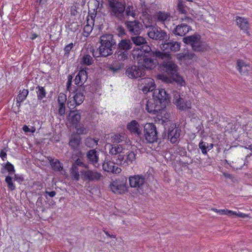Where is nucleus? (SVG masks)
<instances>
[{
	"label": "nucleus",
	"mask_w": 252,
	"mask_h": 252,
	"mask_svg": "<svg viewBox=\"0 0 252 252\" xmlns=\"http://www.w3.org/2000/svg\"><path fill=\"white\" fill-rule=\"evenodd\" d=\"M168 54L159 50L151 51L146 47L142 55H137L138 65H131L126 71V74L131 79L144 77L146 70H151L156 67L158 59H164Z\"/></svg>",
	"instance_id": "f257e3e1"
},
{
	"label": "nucleus",
	"mask_w": 252,
	"mask_h": 252,
	"mask_svg": "<svg viewBox=\"0 0 252 252\" xmlns=\"http://www.w3.org/2000/svg\"><path fill=\"white\" fill-rule=\"evenodd\" d=\"M171 102V97L165 89L157 90L153 93V98L146 102V110L148 113L156 115L163 125L162 121H171L169 113L165 110L166 106Z\"/></svg>",
	"instance_id": "f03ea898"
},
{
	"label": "nucleus",
	"mask_w": 252,
	"mask_h": 252,
	"mask_svg": "<svg viewBox=\"0 0 252 252\" xmlns=\"http://www.w3.org/2000/svg\"><path fill=\"white\" fill-rule=\"evenodd\" d=\"M159 70L163 74L159 75V78L168 84L176 83L182 87L185 86V81L178 73V66L174 62L170 60L163 61L160 63L158 62Z\"/></svg>",
	"instance_id": "7ed1b4c3"
},
{
	"label": "nucleus",
	"mask_w": 252,
	"mask_h": 252,
	"mask_svg": "<svg viewBox=\"0 0 252 252\" xmlns=\"http://www.w3.org/2000/svg\"><path fill=\"white\" fill-rule=\"evenodd\" d=\"M99 42L100 44L98 48V55L96 52H93L94 58L98 57H107L113 54V48L116 47V42L114 39V35L111 33H104L99 38Z\"/></svg>",
	"instance_id": "20e7f679"
},
{
	"label": "nucleus",
	"mask_w": 252,
	"mask_h": 252,
	"mask_svg": "<svg viewBox=\"0 0 252 252\" xmlns=\"http://www.w3.org/2000/svg\"><path fill=\"white\" fill-rule=\"evenodd\" d=\"M165 120L162 121L164 131L162 134V138L167 139L173 144L178 142L181 131L180 127L177 126L176 124L172 121Z\"/></svg>",
	"instance_id": "39448f33"
},
{
	"label": "nucleus",
	"mask_w": 252,
	"mask_h": 252,
	"mask_svg": "<svg viewBox=\"0 0 252 252\" xmlns=\"http://www.w3.org/2000/svg\"><path fill=\"white\" fill-rule=\"evenodd\" d=\"M132 47V43L129 39H122L116 45L114 58L119 61H124L128 58L129 51Z\"/></svg>",
	"instance_id": "423d86ee"
},
{
	"label": "nucleus",
	"mask_w": 252,
	"mask_h": 252,
	"mask_svg": "<svg viewBox=\"0 0 252 252\" xmlns=\"http://www.w3.org/2000/svg\"><path fill=\"white\" fill-rule=\"evenodd\" d=\"M158 131L153 123H146L143 127V134L140 138V142L146 143H153L158 140Z\"/></svg>",
	"instance_id": "0eeeda50"
},
{
	"label": "nucleus",
	"mask_w": 252,
	"mask_h": 252,
	"mask_svg": "<svg viewBox=\"0 0 252 252\" xmlns=\"http://www.w3.org/2000/svg\"><path fill=\"white\" fill-rule=\"evenodd\" d=\"M183 41L186 44L190 45L195 52H203L207 50V45L201 41V36L198 33L184 37Z\"/></svg>",
	"instance_id": "6e6552de"
},
{
	"label": "nucleus",
	"mask_w": 252,
	"mask_h": 252,
	"mask_svg": "<svg viewBox=\"0 0 252 252\" xmlns=\"http://www.w3.org/2000/svg\"><path fill=\"white\" fill-rule=\"evenodd\" d=\"M145 27L146 29L149 28L147 34L151 39L161 41L162 43L169 40V35L160 28L152 25H145Z\"/></svg>",
	"instance_id": "1a4fd4ad"
},
{
	"label": "nucleus",
	"mask_w": 252,
	"mask_h": 252,
	"mask_svg": "<svg viewBox=\"0 0 252 252\" xmlns=\"http://www.w3.org/2000/svg\"><path fill=\"white\" fill-rule=\"evenodd\" d=\"M173 103L177 108L181 111L189 110L191 108V102L181 96L180 93L176 91H173Z\"/></svg>",
	"instance_id": "9d476101"
},
{
	"label": "nucleus",
	"mask_w": 252,
	"mask_h": 252,
	"mask_svg": "<svg viewBox=\"0 0 252 252\" xmlns=\"http://www.w3.org/2000/svg\"><path fill=\"white\" fill-rule=\"evenodd\" d=\"M126 178H118L112 181L109 187L112 191L116 194H123L127 191Z\"/></svg>",
	"instance_id": "9b49d317"
},
{
	"label": "nucleus",
	"mask_w": 252,
	"mask_h": 252,
	"mask_svg": "<svg viewBox=\"0 0 252 252\" xmlns=\"http://www.w3.org/2000/svg\"><path fill=\"white\" fill-rule=\"evenodd\" d=\"M129 39L132 43V45L134 44L136 46H140V48H137L133 50V51L136 50L137 51L140 50V53H139L137 55H142L145 52L146 47L150 48L151 51H153L151 47L147 45V42L145 38L140 36V34H137V35H132ZM155 50H156L154 51Z\"/></svg>",
	"instance_id": "f8f14e48"
},
{
	"label": "nucleus",
	"mask_w": 252,
	"mask_h": 252,
	"mask_svg": "<svg viewBox=\"0 0 252 252\" xmlns=\"http://www.w3.org/2000/svg\"><path fill=\"white\" fill-rule=\"evenodd\" d=\"M74 90H72L73 93L75 94L73 96V102L74 104H71V101L67 102L68 107L70 109H73L75 106L81 104L85 99L84 92L82 90V88L74 87Z\"/></svg>",
	"instance_id": "ddd939ff"
},
{
	"label": "nucleus",
	"mask_w": 252,
	"mask_h": 252,
	"mask_svg": "<svg viewBox=\"0 0 252 252\" xmlns=\"http://www.w3.org/2000/svg\"><path fill=\"white\" fill-rule=\"evenodd\" d=\"M125 25L127 31L131 35L140 34L143 29L142 23L137 20L133 21L126 20L125 22Z\"/></svg>",
	"instance_id": "4468645a"
},
{
	"label": "nucleus",
	"mask_w": 252,
	"mask_h": 252,
	"mask_svg": "<svg viewBox=\"0 0 252 252\" xmlns=\"http://www.w3.org/2000/svg\"><path fill=\"white\" fill-rule=\"evenodd\" d=\"M189 6L185 4V1L183 0H177V9L180 14H184L183 17L179 19L181 22H186L188 23H191L193 22L192 18L188 16V9Z\"/></svg>",
	"instance_id": "2eb2a0df"
},
{
	"label": "nucleus",
	"mask_w": 252,
	"mask_h": 252,
	"mask_svg": "<svg viewBox=\"0 0 252 252\" xmlns=\"http://www.w3.org/2000/svg\"><path fill=\"white\" fill-rule=\"evenodd\" d=\"M122 4L124 7V10L122 13L120 14L121 16L111 15L116 17L119 21H123L125 19L126 17L131 16L135 18L136 16L135 9L134 8L131 2L127 3L126 5L125 1L122 2Z\"/></svg>",
	"instance_id": "dca6fc26"
},
{
	"label": "nucleus",
	"mask_w": 252,
	"mask_h": 252,
	"mask_svg": "<svg viewBox=\"0 0 252 252\" xmlns=\"http://www.w3.org/2000/svg\"><path fill=\"white\" fill-rule=\"evenodd\" d=\"M122 2L119 0H108L110 15L121 16L120 14L124 10Z\"/></svg>",
	"instance_id": "f3484780"
},
{
	"label": "nucleus",
	"mask_w": 252,
	"mask_h": 252,
	"mask_svg": "<svg viewBox=\"0 0 252 252\" xmlns=\"http://www.w3.org/2000/svg\"><path fill=\"white\" fill-rule=\"evenodd\" d=\"M144 125L140 124L136 120H132L127 124V129L131 133L134 134L140 139L142 135V129L143 128Z\"/></svg>",
	"instance_id": "a211bd4d"
},
{
	"label": "nucleus",
	"mask_w": 252,
	"mask_h": 252,
	"mask_svg": "<svg viewBox=\"0 0 252 252\" xmlns=\"http://www.w3.org/2000/svg\"><path fill=\"white\" fill-rule=\"evenodd\" d=\"M182 22V23L177 25L172 30V33L175 35L185 37V36L189 31L192 30L191 27L189 26L187 23Z\"/></svg>",
	"instance_id": "6ab92c4d"
},
{
	"label": "nucleus",
	"mask_w": 252,
	"mask_h": 252,
	"mask_svg": "<svg viewBox=\"0 0 252 252\" xmlns=\"http://www.w3.org/2000/svg\"><path fill=\"white\" fill-rule=\"evenodd\" d=\"M13 175V176H5V182L7 184L8 189L11 191L14 190L16 189L14 181L18 182L20 184L24 181V178L22 175L14 173Z\"/></svg>",
	"instance_id": "aec40b11"
},
{
	"label": "nucleus",
	"mask_w": 252,
	"mask_h": 252,
	"mask_svg": "<svg viewBox=\"0 0 252 252\" xmlns=\"http://www.w3.org/2000/svg\"><path fill=\"white\" fill-rule=\"evenodd\" d=\"M145 182V177L142 175H134L129 178V185L131 188L141 189Z\"/></svg>",
	"instance_id": "412c9836"
},
{
	"label": "nucleus",
	"mask_w": 252,
	"mask_h": 252,
	"mask_svg": "<svg viewBox=\"0 0 252 252\" xmlns=\"http://www.w3.org/2000/svg\"><path fill=\"white\" fill-rule=\"evenodd\" d=\"M81 173L84 179L89 181H98L102 178L100 173L91 170H83Z\"/></svg>",
	"instance_id": "4be33fe9"
},
{
	"label": "nucleus",
	"mask_w": 252,
	"mask_h": 252,
	"mask_svg": "<svg viewBox=\"0 0 252 252\" xmlns=\"http://www.w3.org/2000/svg\"><path fill=\"white\" fill-rule=\"evenodd\" d=\"M88 78V72L86 69L81 68L76 76L74 81L78 87H81L84 85Z\"/></svg>",
	"instance_id": "5701e85b"
},
{
	"label": "nucleus",
	"mask_w": 252,
	"mask_h": 252,
	"mask_svg": "<svg viewBox=\"0 0 252 252\" xmlns=\"http://www.w3.org/2000/svg\"><path fill=\"white\" fill-rule=\"evenodd\" d=\"M162 48L164 49V50H168L169 49L170 51L176 52L178 51L180 49L181 47V43L177 41H174L172 39H170L167 40V42H164L163 43H162Z\"/></svg>",
	"instance_id": "b1692460"
},
{
	"label": "nucleus",
	"mask_w": 252,
	"mask_h": 252,
	"mask_svg": "<svg viewBox=\"0 0 252 252\" xmlns=\"http://www.w3.org/2000/svg\"><path fill=\"white\" fill-rule=\"evenodd\" d=\"M86 157L90 163L94 165L95 167H98V154L95 149H92L88 151L86 154Z\"/></svg>",
	"instance_id": "393cba45"
},
{
	"label": "nucleus",
	"mask_w": 252,
	"mask_h": 252,
	"mask_svg": "<svg viewBox=\"0 0 252 252\" xmlns=\"http://www.w3.org/2000/svg\"><path fill=\"white\" fill-rule=\"evenodd\" d=\"M82 138L78 134L73 133L69 139V145L74 150H78L81 143Z\"/></svg>",
	"instance_id": "a878e982"
},
{
	"label": "nucleus",
	"mask_w": 252,
	"mask_h": 252,
	"mask_svg": "<svg viewBox=\"0 0 252 252\" xmlns=\"http://www.w3.org/2000/svg\"><path fill=\"white\" fill-rule=\"evenodd\" d=\"M81 119V110H70L68 115V120L74 126L79 124Z\"/></svg>",
	"instance_id": "bb28decb"
},
{
	"label": "nucleus",
	"mask_w": 252,
	"mask_h": 252,
	"mask_svg": "<svg viewBox=\"0 0 252 252\" xmlns=\"http://www.w3.org/2000/svg\"><path fill=\"white\" fill-rule=\"evenodd\" d=\"M49 163L54 171L60 172L62 175L65 173V171L63 169V164L59 159L51 158V159L49 160Z\"/></svg>",
	"instance_id": "cd10ccee"
},
{
	"label": "nucleus",
	"mask_w": 252,
	"mask_h": 252,
	"mask_svg": "<svg viewBox=\"0 0 252 252\" xmlns=\"http://www.w3.org/2000/svg\"><path fill=\"white\" fill-rule=\"evenodd\" d=\"M114 163L112 162H104L102 164L103 169L107 172H111L113 173H119L121 172L122 170L117 166L114 165Z\"/></svg>",
	"instance_id": "c85d7f7f"
},
{
	"label": "nucleus",
	"mask_w": 252,
	"mask_h": 252,
	"mask_svg": "<svg viewBox=\"0 0 252 252\" xmlns=\"http://www.w3.org/2000/svg\"><path fill=\"white\" fill-rule=\"evenodd\" d=\"M236 22L241 30L247 32V33H248V30L249 28V24L247 19L237 16L236 17Z\"/></svg>",
	"instance_id": "c756f323"
},
{
	"label": "nucleus",
	"mask_w": 252,
	"mask_h": 252,
	"mask_svg": "<svg viewBox=\"0 0 252 252\" xmlns=\"http://www.w3.org/2000/svg\"><path fill=\"white\" fill-rule=\"evenodd\" d=\"M248 65L243 60L238 59L237 61L236 68L241 74L248 73Z\"/></svg>",
	"instance_id": "7c9ffc66"
},
{
	"label": "nucleus",
	"mask_w": 252,
	"mask_h": 252,
	"mask_svg": "<svg viewBox=\"0 0 252 252\" xmlns=\"http://www.w3.org/2000/svg\"><path fill=\"white\" fill-rule=\"evenodd\" d=\"M36 90L37 100L39 101H42L43 102H44L45 101L43 99L46 97L47 94L45 88L43 87L37 86L36 87Z\"/></svg>",
	"instance_id": "2f4dec72"
},
{
	"label": "nucleus",
	"mask_w": 252,
	"mask_h": 252,
	"mask_svg": "<svg viewBox=\"0 0 252 252\" xmlns=\"http://www.w3.org/2000/svg\"><path fill=\"white\" fill-rule=\"evenodd\" d=\"M156 17L158 21L164 22L166 20H170V14L165 12L159 11L157 13Z\"/></svg>",
	"instance_id": "473e14b6"
},
{
	"label": "nucleus",
	"mask_w": 252,
	"mask_h": 252,
	"mask_svg": "<svg viewBox=\"0 0 252 252\" xmlns=\"http://www.w3.org/2000/svg\"><path fill=\"white\" fill-rule=\"evenodd\" d=\"M99 139L93 138L91 137H87L85 140V145L90 148H93L97 145Z\"/></svg>",
	"instance_id": "72a5a7b5"
},
{
	"label": "nucleus",
	"mask_w": 252,
	"mask_h": 252,
	"mask_svg": "<svg viewBox=\"0 0 252 252\" xmlns=\"http://www.w3.org/2000/svg\"><path fill=\"white\" fill-rule=\"evenodd\" d=\"M1 166L4 167V169L8 173V176H12L15 173L14 165L9 161H7L5 163L1 164Z\"/></svg>",
	"instance_id": "f704fd0d"
},
{
	"label": "nucleus",
	"mask_w": 252,
	"mask_h": 252,
	"mask_svg": "<svg viewBox=\"0 0 252 252\" xmlns=\"http://www.w3.org/2000/svg\"><path fill=\"white\" fill-rule=\"evenodd\" d=\"M94 63L93 58L88 54L84 55L82 58L81 63L85 65H90Z\"/></svg>",
	"instance_id": "c9c22d12"
},
{
	"label": "nucleus",
	"mask_w": 252,
	"mask_h": 252,
	"mask_svg": "<svg viewBox=\"0 0 252 252\" xmlns=\"http://www.w3.org/2000/svg\"><path fill=\"white\" fill-rule=\"evenodd\" d=\"M74 127L76 130V132L75 134H78L80 136L81 134H85L88 132L87 128L82 124H78L74 126Z\"/></svg>",
	"instance_id": "e433bc0d"
},
{
	"label": "nucleus",
	"mask_w": 252,
	"mask_h": 252,
	"mask_svg": "<svg viewBox=\"0 0 252 252\" xmlns=\"http://www.w3.org/2000/svg\"><path fill=\"white\" fill-rule=\"evenodd\" d=\"M155 88H156V86H155V83L154 82H153V81H152L151 82L150 85H149V84L148 83V84L147 85L143 87L142 90H143V92H144V93H145V94H147V93L150 92L154 91L153 93V94H152V95H153V93L155 92V91H156L157 90H161V89H156Z\"/></svg>",
	"instance_id": "4c0bfd02"
},
{
	"label": "nucleus",
	"mask_w": 252,
	"mask_h": 252,
	"mask_svg": "<svg viewBox=\"0 0 252 252\" xmlns=\"http://www.w3.org/2000/svg\"><path fill=\"white\" fill-rule=\"evenodd\" d=\"M29 94V91L27 89H23L22 91H20L16 99H17L18 102H23L25 100Z\"/></svg>",
	"instance_id": "58836bf2"
},
{
	"label": "nucleus",
	"mask_w": 252,
	"mask_h": 252,
	"mask_svg": "<svg viewBox=\"0 0 252 252\" xmlns=\"http://www.w3.org/2000/svg\"><path fill=\"white\" fill-rule=\"evenodd\" d=\"M112 159L113 160H116L117 164H126V163H124V161L126 160V155L122 154V152H121V153L118 154L116 156H113Z\"/></svg>",
	"instance_id": "ea45409f"
},
{
	"label": "nucleus",
	"mask_w": 252,
	"mask_h": 252,
	"mask_svg": "<svg viewBox=\"0 0 252 252\" xmlns=\"http://www.w3.org/2000/svg\"><path fill=\"white\" fill-rule=\"evenodd\" d=\"M135 156L136 154L132 151L126 154V160L124 161V163H126L125 165H127L131 163L135 159Z\"/></svg>",
	"instance_id": "a19ab883"
},
{
	"label": "nucleus",
	"mask_w": 252,
	"mask_h": 252,
	"mask_svg": "<svg viewBox=\"0 0 252 252\" xmlns=\"http://www.w3.org/2000/svg\"><path fill=\"white\" fill-rule=\"evenodd\" d=\"M199 148L201 150L202 153L204 155H207L208 151V143L201 140L198 144Z\"/></svg>",
	"instance_id": "79ce46f5"
},
{
	"label": "nucleus",
	"mask_w": 252,
	"mask_h": 252,
	"mask_svg": "<svg viewBox=\"0 0 252 252\" xmlns=\"http://www.w3.org/2000/svg\"><path fill=\"white\" fill-rule=\"evenodd\" d=\"M74 45L75 44L73 43H70L64 47L63 49V50L64 51V57L68 58L69 57L70 52L72 50Z\"/></svg>",
	"instance_id": "37998d69"
},
{
	"label": "nucleus",
	"mask_w": 252,
	"mask_h": 252,
	"mask_svg": "<svg viewBox=\"0 0 252 252\" xmlns=\"http://www.w3.org/2000/svg\"><path fill=\"white\" fill-rule=\"evenodd\" d=\"M80 88H82V90L86 94L88 92H89L91 93H93L95 91V87L94 85H83Z\"/></svg>",
	"instance_id": "c03bdc74"
},
{
	"label": "nucleus",
	"mask_w": 252,
	"mask_h": 252,
	"mask_svg": "<svg viewBox=\"0 0 252 252\" xmlns=\"http://www.w3.org/2000/svg\"><path fill=\"white\" fill-rule=\"evenodd\" d=\"M122 67V64L120 63H116L115 65V64H113L109 67V70L113 72L114 73L117 72L120 70L121 69Z\"/></svg>",
	"instance_id": "a18cd8bd"
},
{
	"label": "nucleus",
	"mask_w": 252,
	"mask_h": 252,
	"mask_svg": "<svg viewBox=\"0 0 252 252\" xmlns=\"http://www.w3.org/2000/svg\"><path fill=\"white\" fill-rule=\"evenodd\" d=\"M116 30L118 32V35L119 37L123 38L126 35V31L122 26H118Z\"/></svg>",
	"instance_id": "49530a36"
},
{
	"label": "nucleus",
	"mask_w": 252,
	"mask_h": 252,
	"mask_svg": "<svg viewBox=\"0 0 252 252\" xmlns=\"http://www.w3.org/2000/svg\"><path fill=\"white\" fill-rule=\"evenodd\" d=\"M59 104V114L60 116H63L65 113V103H58Z\"/></svg>",
	"instance_id": "de8ad7c7"
},
{
	"label": "nucleus",
	"mask_w": 252,
	"mask_h": 252,
	"mask_svg": "<svg viewBox=\"0 0 252 252\" xmlns=\"http://www.w3.org/2000/svg\"><path fill=\"white\" fill-rule=\"evenodd\" d=\"M8 151V147H4L0 151V157L3 161L7 159V152Z\"/></svg>",
	"instance_id": "09e8293b"
},
{
	"label": "nucleus",
	"mask_w": 252,
	"mask_h": 252,
	"mask_svg": "<svg viewBox=\"0 0 252 252\" xmlns=\"http://www.w3.org/2000/svg\"><path fill=\"white\" fill-rule=\"evenodd\" d=\"M121 151H120V148L117 147H112L111 149H110L109 153L113 155V156H116L118 154L121 153Z\"/></svg>",
	"instance_id": "8fccbe9b"
},
{
	"label": "nucleus",
	"mask_w": 252,
	"mask_h": 252,
	"mask_svg": "<svg viewBox=\"0 0 252 252\" xmlns=\"http://www.w3.org/2000/svg\"><path fill=\"white\" fill-rule=\"evenodd\" d=\"M73 76L72 75H69L67 78V81L66 83V89L69 92L71 90L72 82Z\"/></svg>",
	"instance_id": "3c124183"
},
{
	"label": "nucleus",
	"mask_w": 252,
	"mask_h": 252,
	"mask_svg": "<svg viewBox=\"0 0 252 252\" xmlns=\"http://www.w3.org/2000/svg\"><path fill=\"white\" fill-rule=\"evenodd\" d=\"M66 101V96L63 93H60L58 96V103H65Z\"/></svg>",
	"instance_id": "603ef678"
},
{
	"label": "nucleus",
	"mask_w": 252,
	"mask_h": 252,
	"mask_svg": "<svg viewBox=\"0 0 252 252\" xmlns=\"http://www.w3.org/2000/svg\"><path fill=\"white\" fill-rule=\"evenodd\" d=\"M73 164L75 165L76 166H82L86 168H88V165L85 164L83 161L81 160V159L79 158H77L74 161V162L73 163Z\"/></svg>",
	"instance_id": "864d4df0"
},
{
	"label": "nucleus",
	"mask_w": 252,
	"mask_h": 252,
	"mask_svg": "<svg viewBox=\"0 0 252 252\" xmlns=\"http://www.w3.org/2000/svg\"><path fill=\"white\" fill-rule=\"evenodd\" d=\"M79 8L77 3L73 4L70 8V14L71 15L76 16L78 13L77 9Z\"/></svg>",
	"instance_id": "5fc2aeb1"
},
{
	"label": "nucleus",
	"mask_w": 252,
	"mask_h": 252,
	"mask_svg": "<svg viewBox=\"0 0 252 252\" xmlns=\"http://www.w3.org/2000/svg\"><path fill=\"white\" fill-rule=\"evenodd\" d=\"M176 151L177 153L181 156H185L187 153L185 148L180 146L178 148Z\"/></svg>",
	"instance_id": "6e6d98bb"
},
{
	"label": "nucleus",
	"mask_w": 252,
	"mask_h": 252,
	"mask_svg": "<svg viewBox=\"0 0 252 252\" xmlns=\"http://www.w3.org/2000/svg\"><path fill=\"white\" fill-rule=\"evenodd\" d=\"M123 138V137L119 134H115L113 137V142L117 143H120L122 141Z\"/></svg>",
	"instance_id": "4d7b16f0"
},
{
	"label": "nucleus",
	"mask_w": 252,
	"mask_h": 252,
	"mask_svg": "<svg viewBox=\"0 0 252 252\" xmlns=\"http://www.w3.org/2000/svg\"><path fill=\"white\" fill-rule=\"evenodd\" d=\"M36 205L37 206V207L42 208V211H44V207L43 205V198L42 197H39L38 198L36 202Z\"/></svg>",
	"instance_id": "13d9d810"
},
{
	"label": "nucleus",
	"mask_w": 252,
	"mask_h": 252,
	"mask_svg": "<svg viewBox=\"0 0 252 252\" xmlns=\"http://www.w3.org/2000/svg\"><path fill=\"white\" fill-rule=\"evenodd\" d=\"M92 27L90 26L88 23L87 24L84 26V32L87 33V34H89L90 33L92 32Z\"/></svg>",
	"instance_id": "bf43d9fd"
},
{
	"label": "nucleus",
	"mask_w": 252,
	"mask_h": 252,
	"mask_svg": "<svg viewBox=\"0 0 252 252\" xmlns=\"http://www.w3.org/2000/svg\"><path fill=\"white\" fill-rule=\"evenodd\" d=\"M189 13L191 15V18L193 20V18H195L196 17V14L192 8H191L189 7V9H188V13Z\"/></svg>",
	"instance_id": "052dcab7"
},
{
	"label": "nucleus",
	"mask_w": 252,
	"mask_h": 252,
	"mask_svg": "<svg viewBox=\"0 0 252 252\" xmlns=\"http://www.w3.org/2000/svg\"><path fill=\"white\" fill-rule=\"evenodd\" d=\"M185 56L186 60H191L194 57L195 54L193 53L187 52L185 53Z\"/></svg>",
	"instance_id": "680f3d73"
},
{
	"label": "nucleus",
	"mask_w": 252,
	"mask_h": 252,
	"mask_svg": "<svg viewBox=\"0 0 252 252\" xmlns=\"http://www.w3.org/2000/svg\"><path fill=\"white\" fill-rule=\"evenodd\" d=\"M72 175V178L73 180H75V181H79L80 178V175L78 172H72V173H71Z\"/></svg>",
	"instance_id": "e2e57ef3"
},
{
	"label": "nucleus",
	"mask_w": 252,
	"mask_h": 252,
	"mask_svg": "<svg viewBox=\"0 0 252 252\" xmlns=\"http://www.w3.org/2000/svg\"><path fill=\"white\" fill-rule=\"evenodd\" d=\"M45 193L48 195L50 197H54L56 194V192L55 191H47V190H45Z\"/></svg>",
	"instance_id": "0e129e2a"
},
{
	"label": "nucleus",
	"mask_w": 252,
	"mask_h": 252,
	"mask_svg": "<svg viewBox=\"0 0 252 252\" xmlns=\"http://www.w3.org/2000/svg\"><path fill=\"white\" fill-rule=\"evenodd\" d=\"M225 215L228 216H232L236 215V212L226 209Z\"/></svg>",
	"instance_id": "69168bd1"
},
{
	"label": "nucleus",
	"mask_w": 252,
	"mask_h": 252,
	"mask_svg": "<svg viewBox=\"0 0 252 252\" xmlns=\"http://www.w3.org/2000/svg\"><path fill=\"white\" fill-rule=\"evenodd\" d=\"M79 169L77 166L72 164V167L71 168V173L72 172H78Z\"/></svg>",
	"instance_id": "338daca9"
},
{
	"label": "nucleus",
	"mask_w": 252,
	"mask_h": 252,
	"mask_svg": "<svg viewBox=\"0 0 252 252\" xmlns=\"http://www.w3.org/2000/svg\"><path fill=\"white\" fill-rule=\"evenodd\" d=\"M223 175L225 178H229L231 179L232 180L233 179L234 177L232 174H229L226 172H223Z\"/></svg>",
	"instance_id": "774afa93"
}]
</instances>
